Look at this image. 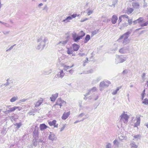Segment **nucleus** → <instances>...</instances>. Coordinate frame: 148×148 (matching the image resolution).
<instances>
[{
  "instance_id": "obj_36",
  "label": "nucleus",
  "mask_w": 148,
  "mask_h": 148,
  "mask_svg": "<svg viewBox=\"0 0 148 148\" xmlns=\"http://www.w3.org/2000/svg\"><path fill=\"white\" fill-rule=\"evenodd\" d=\"M14 125L15 126H16V128L18 129L21 127V126L22 125V124L20 122L19 123H16L15 124H14Z\"/></svg>"
},
{
  "instance_id": "obj_49",
  "label": "nucleus",
  "mask_w": 148,
  "mask_h": 148,
  "mask_svg": "<svg viewBox=\"0 0 148 148\" xmlns=\"http://www.w3.org/2000/svg\"><path fill=\"white\" fill-rule=\"evenodd\" d=\"M27 100V99H22L20 100L19 101V103H21L22 102H25Z\"/></svg>"
},
{
  "instance_id": "obj_13",
  "label": "nucleus",
  "mask_w": 148,
  "mask_h": 148,
  "mask_svg": "<svg viewBox=\"0 0 148 148\" xmlns=\"http://www.w3.org/2000/svg\"><path fill=\"white\" fill-rule=\"evenodd\" d=\"M56 120H53L52 121L49 122V124L50 126H54V127H57L58 124H56Z\"/></svg>"
},
{
  "instance_id": "obj_7",
  "label": "nucleus",
  "mask_w": 148,
  "mask_h": 148,
  "mask_svg": "<svg viewBox=\"0 0 148 148\" xmlns=\"http://www.w3.org/2000/svg\"><path fill=\"white\" fill-rule=\"evenodd\" d=\"M129 47H125L119 50V52L121 53H125L129 51Z\"/></svg>"
},
{
  "instance_id": "obj_46",
  "label": "nucleus",
  "mask_w": 148,
  "mask_h": 148,
  "mask_svg": "<svg viewBox=\"0 0 148 148\" xmlns=\"http://www.w3.org/2000/svg\"><path fill=\"white\" fill-rule=\"evenodd\" d=\"M114 145H119V143L117 139H115L113 142Z\"/></svg>"
},
{
  "instance_id": "obj_63",
  "label": "nucleus",
  "mask_w": 148,
  "mask_h": 148,
  "mask_svg": "<svg viewBox=\"0 0 148 148\" xmlns=\"http://www.w3.org/2000/svg\"><path fill=\"white\" fill-rule=\"evenodd\" d=\"M65 127V125H64L61 128L60 131L61 132L63 131Z\"/></svg>"
},
{
  "instance_id": "obj_52",
  "label": "nucleus",
  "mask_w": 148,
  "mask_h": 148,
  "mask_svg": "<svg viewBox=\"0 0 148 148\" xmlns=\"http://www.w3.org/2000/svg\"><path fill=\"white\" fill-rule=\"evenodd\" d=\"M86 118H83L82 119V120H81L80 121H79V120H77L75 122H74V124H76V123H77L80 121H83L84 120H85V119H86Z\"/></svg>"
},
{
  "instance_id": "obj_43",
  "label": "nucleus",
  "mask_w": 148,
  "mask_h": 148,
  "mask_svg": "<svg viewBox=\"0 0 148 148\" xmlns=\"http://www.w3.org/2000/svg\"><path fill=\"white\" fill-rule=\"evenodd\" d=\"M9 79L8 78L6 80V82L4 84V85H5V86H6L10 84V82H9Z\"/></svg>"
},
{
  "instance_id": "obj_2",
  "label": "nucleus",
  "mask_w": 148,
  "mask_h": 148,
  "mask_svg": "<svg viewBox=\"0 0 148 148\" xmlns=\"http://www.w3.org/2000/svg\"><path fill=\"white\" fill-rule=\"evenodd\" d=\"M131 34V32L130 31L126 32L120 36L119 38L117 40V41L119 42H121V39H123L122 44L123 45H125L128 43L130 42V40L128 38Z\"/></svg>"
},
{
  "instance_id": "obj_19",
  "label": "nucleus",
  "mask_w": 148,
  "mask_h": 148,
  "mask_svg": "<svg viewBox=\"0 0 148 148\" xmlns=\"http://www.w3.org/2000/svg\"><path fill=\"white\" fill-rule=\"evenodd\" d=\"M71 19H72L71 17L70 16H69L67 17L65 19L62 20V22L67 23L68 22H69L70 21Z\"/></svg>"
},
{
  "instance_id": "obj_62",
  "label": "nucleus",
  "mask_w": 148,
  "mask_h": 148,
  "mask_svg": "<svg viewBox=\"0 0 148 148\" xmlns=\"http://www.w3.org/2000/svg\"><path fill=\"white\" fill-rule=\"evenodd\" d=\"M101 77H99L97 78V79H96V80H97V82H98L100 80H101Z\"/></svg>"
},
{
  "instance_id": "obj_41",
  "label": "nucleus",
  "mask_w": 148,
  "mask_h": 148,
  "mask_svg": "<svg viewBox=\"0 0 148 148\" xmlns=\"http://www.w3.org/2000/svg\"><path fill=\"white\" fill-rule=\"evenodd\" d=\"M143 20V18L142 17H140L137 20L138 23H140Z\"/></svg>"
},
{
  "instance_id": "obj_44",
  "label": "nucleus",
  "mask_w": 148,
  "mask_h": 148,
  "mask_svg": "<svg viewBox=\"0 0 148 148\" xmlns=\"http://www.w3.org/2000/svg\"><path fill=\"white\" fill-rule=\"evenodd\" d=\"M60 103L61 104V106L64 105H65L66 104V102L62 100H61V98H60Z\"/></svg>"
},
{
  "instance_id": "obj_38",
  "label": "nucleus",
  "mask_w": 148,
  "mask_h": 148,
  "mask_svg": "<svg viewBox=\"0 0 148 148\" xmlns=\"http://www.w3.org/2000/svg\"><path fill=\"white\" fill-rule=\"evenodd\" d=\"M143 103H144L146 105L148 104V99L147 98L145 99L143 101Z\"/></svg>"
},
{
  "instance_id": "obj_26",
  "label": "nucleus",
  "mask_w": 148,
  "mask_h": 148,
  "mask_svg": "<svg viewBox=\"0 0 148 148\" xmlns=\"http://www.w3.org/2000/svg\"><path fill=\"white\" fill-rule=\"evenodd\" d=\"M90 39V36L89 35L87 34L86 35L85 40H84V42L85 43H87Z\"/></svg>"
},
{
  "instance_id": "obj_8",
  "label": "nucleus",
  "mask_w": 148,
  "mask_h": 148,
  "mask_svg": "<svg viewBox=\"0 0 148 148\" xmlns=\"http://www.w3.org/2000/svg\"><path fill=\"white\" fill-rule=\"evenodd\" d=\"M132 4V6L134 9H138L139 8L140 5L138 2H133Z\"/></svg>"
},
{
  "instance_id": "obj_34",
  "label": "nucleus",
  "mask_w": 148,
  "mask_h": 148,
  "mask_svg": "<svg viewBox=\"0 0 148 148\" xmlns=\"http://www.w3.org/2000/svg\"><path fill=\"white\" fill-rule=\"evenodd\" d=\"M147 21L144 23L143 24L141 25V26L142 27L145 26H147L148 25V14H147Z\"/></svg>"
},
{
  "instance_id": "obj_24",
  "label": "nucleus",
  "mask_w": 148,
  "mask_h": 148,
  "mask_svg": "<svg viewBox=\"0 0 148 148\" xmlns=\"http://www.w3.org/2000/svg\"><path fill=\"white\" fill-rule=\"evenodd\" d=\"M141 137V135L140 134L135 135L133 136L134 138L133 139V140H138V139H140Z\"/></svg>"
},
{
  "instance_id": "obj_5",
  "label": "nucleus",
  "mask_w": 148,
  "mask_h": 148,
  "mask_svg": "<svg viewBox=\"0 0 148 148\" xmlns=\"http://www.w3.org/2000/svg\"><path fill=\"white\" fill-rule=\"evenodd\" d=\"M72 37L73 40L75 42H78L81 39V37H80L79 35H78L75 32H73L72 34Z\"/></svg>"
},
{
  "instance_id": "obj_64",
  "label": "nucleus",
  "mask_w": 148,
  "mask_h": 148,
  "mask_svg": "<svg viewBox=\"0 0 148 148\" xmlns=\"http://www.w3.org/2000/svg\"><path fill=\"white\" fill-rule=\"evenodd\" d=\"M145 73H144L142 75V78H143V79H144V78L145 77Z\"/></svg>"
},
{
  "instance_id": "obj_47",
  "label": "nucleus",
  "mask_w": 148,
  "mask_h": 148,
  "mask_svg": "<svg viewBox=\"0 0 148 148\" xmlns=\"http://www.w3.org/2000/svg\"><path fill=\"white\" fill-rule=\"evenodd\" d=\"M121 17L123 18H125L128 19V16L127 15L125 14H124L121 16Z\"/></svg>"
},
{
  "instance_id": "obj_27",
  "label": "nucleus",
  "mask_w": 148,
  "mask_h": 148,
  "mask_svg": "<svg viewBox=\"0 0 148 148\" xmlns=\"http://www.w3.org/2000/svg\"><path fill=\"white\" fill-rule=\"evenodd\" d=\"M67 53L69 55L72 54L73 56H74L73 54V51L71 49L68 48L66 51Z\"/></svg>"
},
{
  "instance_id": "obj_20",
  "label": "nucleus",
  "mask_w": 148,
  "mask_h": 148,
  "mask_svg": "<svg viewBox=\"0 0 148 148\" xmlns=\"http://www.w3.org/2000/svg\"><path fill=\"white\" fill-rule=\"evenodd\" d=\"M52 70L51 69L45 70L43 72V73L45 75H48L51 74L52 73Z\"/></svg>"
},
{
  "instance_id": "obj_17",
  "label": "nucleus",
  "mask_w": 148,
  "mask_h": 148,
  "mask_svg": "<svg viewBox=\"0 0 148 148\" xmlns=\"http://www.w3.org/2000/svg\"><path fill=\"white\" fill-rule=\"evenodd\" d=\"M33 136L34 139H38V130H34L33 132Z\"/></svg>"
},
{
  "instance_id": "obj_25",
  "label": "nucleus",
  "mask_w": 148,
  "mask_h": 148,
  "mask_svg": "<svg viewBox=\"0 0 148 148\" xmlns=\"http://www.w3.org/2000/svg\"><path fill=\"white\" fill-rule=\"evenodd\" d=\"M47 127L45 124H42L40 125V129L42 131L47 128Z\"/></svg>"
},
{
  "instance_id": "obj_57",
  "label": "nucleus",
  "mask_w": 148,
  "mask_h": 148,
  "mask_svg": "<svg viewBox=\"0 0 148 148\" xmlns=\"http://www.w3.org/2000/svg\"><path fill=\"white\" fill-rule=\"evenodd\" d=\"M10 32V31L3 32V33L5 35L9 34Z\"/></svg>"
},
{
  "instance_id": "obj_28",
  "label": "nucleus",
  "mask_w": 148,
  "mask_h": 148,
  "mask_svg": "<svg viewBox=\"0 0 148 148\" xmlns=\"http://www.w3.org/2000/svg\"><path fill=\"white\" fill-rule=\"evenodd\" d=\"M68 40H66L64 41H60L58 43L59 44H61V45L62 46L65 45L68 42Z\"/></svg>"
},
{
  "instance_id": "obj_42",
  "label": "nucleus",
  "mask_w": 148,
  "mask_h": 148,
  "mask_svg": "<svg viewBox=\"0 0 148 148\" xmlns=\"http://www.w3.org/2000/svg\"><path fill=\"white\" fill-rule=\"evenodd\" d=\"M106 148H112V145L110 143H107L106 146Z\"/></svg>"
},
{
  "instance_id": "obj_39",
  "label": "nucleus",
  "mask_w": 148,
  "mask_h": 148,
  "mask_svg": "<svg viewBox=\"0 0 148 148\" xmlns=\"http://www.w3.org/2000/svg\"><path fill=\"white\" fill-rule=\"evenodd\" d=\"M4 26L7 28H12V25H10L9 24L7 23H5V24Z\"/></svg>"
},
{
  "instance_id": "obj_14",
  "label": "nucleus",
  "mask_w": 148,
  "mask_h": 148,
  "mask_svg": "<svg viewBox=\"0 0 148 148\" xmlns=\"http://www.w3.org/2000/svg\"><path fill=\"white\" fill-rule=\"evenodd\" d=\"M70 114V112H68L66 113L64 112L62 117V119L64 120L66 119L68 117Z\"/></svg>"
},
{
  "instance_id": "obj_6",
  "label": "nucleus",
  "mask_w": 148,
  "mask_h": 148,
  "mask_svg": "<svg viewBox=\"0 0 148 148\" xmlns=\"http://www.w3.org/2000/svg\"><path fill=\"white\" fill-rule=\"evenodd\" d=\"M60 71L58 72L57 74L56 75L55 77L56 78H60L62 79L64 76L65 73L62 70L59 69Z\"/></svg>"
},
{
  "instance_id": "obj_31",
  "label": "nucleus",
  "mask_w": 148,
  "mask_h": 148,
  "mask_svg": "<svg viewBox=\"0 0 148 148\" xmlns=\"http://www.w3.org/2000/svg\"><path fill=\"white\" fill-rule=\"evenodd\" d=\"M37 139H35L33 140V145L35 147H36L37 146L38 143V141H37Z\"/></svg>"
},
{
  "instance_id": "obj_32",
  "label": "nucleus",
  "mask_w": 148,
  "mask_h": 148,
  "mask_svg": "<svg viewBox=\"0 0 148 148\" xmlns=\"http://www.w3.org/2000/svg\"><path fill=\"white\" fill-rule=\"evenodd\" d=\"M15 111V108L14 107L12 108H9V109L7 110V112L8 113H10L14 112Z\"/></svg>"
},
{
  "instance_id": "obj_54",
  "label": "nucleus",
  "mask_w": 148,
  "mask_h": 148,
  "mask_svg": "<svg viewBox=\"0 0 148 148\" xmlns=\"http://www.w3.org/2000/svg\"><path fill=\"white\" fill-rule=\"evenodd\" d=\"M35 112L34 111H29L28 112V114H29L30 115H34V114H33Z\"/></svg>"
},
{
  "instance_id": "obj_45",
  "label": "nucleus",
  "mask_w": 148,
  "mask_h": 148,
  "mask_svg": "<svg viewBox=\"0 0 148 148\" xmlns=\"http://www.w3.org/2000/svg\"><path fill=\"white\" fill-rule=\"evenodd\" d=\"M15 108V110H18V111H20L21 110L22 108L21 107L18 106H14Z\"/></svg>"
},
{
  "instance_id": "obj_33",
  "label": "nucleus",
  "mask_w": 148,
  "mask_h": 148,
  "mask_svg": "<svg viewBox=\"0 0 148 148\" xmlns=\"http://www.w3.org/2000/svg\"><path fill=\"white\" fill-rule=\"evenodd\" d=\"M18 97L17 96L13 97L11 99L10 101L12 102H14L18 99Z\"/></svg>"
},
{
  "instance_id": "obj_59",
  "label": "nucleus",
  "mask_w": 148,
  "mask_h": 148,
  "mask_svg": "<svg viewBox=\"0 0 148 148\" xmlns=\"http://www.w3.org/2000/svg\"><path fill=\"white\" fill-rule=\"evenodd\" d=\"M128 22L129 23V25H131L132 24V19H128Z\"/></svg>"
},
{
  "instance_id": "obj_29",
  "label": "nucleus",
  "mask_w": 148,
  "mask_h": 148,
  "mask_svg": "<svg viewBox=\"0 0 148 148\" xmlns=\"http://www.w3.org/2000/svg\"><path fill=\"white\" fill-rule=\"evenodd\" d=\"M121 88V87H118L116 90H113L112 94L113 95H115L116 94L117 92Z\"/></svg>"
},
{
  "instance_id": "obj_12",
  "label": "nucleus",
  "mask_w": 148,
  "mask_h": 148,
  "mask_svg": "<svg viewBox=\"0 0 148 148\" xmlns=\"http://www.w3.org/2000/svg\"><path fill=\"white\" fill-rule=\"evenodd\" d=\"M117 20V16L116 15H113L111 19V21L112 23L113 24H115Z\"/></svg>"
},
{
  "instance_id": "obj_10",
  "label": "nucleus",
  "mask_w": 148,
  "mask_h": 148,
  "mask_svg": "<svg viewBox=\"0 0 148 148\" xmlns=\"http://www.w3.org/2000/svg\"><path fill=\"white\" fill-rule=\"evenodd\" d=\"M48 139L50 140L53 141L54 140H56L57 138L54 134L50 132V134L48 136Z\"/></svg>"
},
{
  "instance_id": "obj_9",
  "label": "nucleus",
  "mask_w": 148,
  "mask_h": 148,
  "mask_svg": "<svg viewBox=\"0 0 148 148\" xmlns=\"http://www.w3.org/2000/svg\"><path fill=\"white\" fill-rule=\"evenodd\" d=\"M109 86V85L106 84L105 82L104 81L102 82H101L99 86L101 88L100 90L101 91L103 90L102 88L107 87H108Z\"/></svg>"
},
{
  "instance_id": "obj_11",
  "label": "nucleus",
  "mask_w": 148,
  "mask_h": 148,
  "mask_svg": "<svg viewBox=\"0 0 148 148\" xmlns=\"http://www.w3.org/2000/svg\"><path fill=\"white\" fill-rule=\"evenodd\" d=\"M97 90V88L95 87H93L92 88L88 90V92L84 95L85 97L90 95L91 93L95 92Z\"/></svg>"
},
{
  "instance_id": "obj_40",
  "label": "nucleus",
  "mask_w": 148,
  "mask_h": 148,
  "mask_svg": "<svg viewBox=\"0 0 148 148\" xmlns=\"http://www.w3.org/2000/svg\"><path fill=\"white\" fill-rule=\"evenodd\" d=\"M87 11H88L87 14L88 15H90L93 12V11L92 10H90L89 9H88L87 10Z\"/></svg>"
},
{
  "instance_id": "obj_58",
  "label": "nucleus",
  "mask_w": 148,
  "mask_h": 148,
  "mask_svg": "<svg viewBox=\"0 0 148 148\" xmlns=\"http://www.w3.org/2000/svg\"><path fill=\"white\" fill-rule=\"evenodd\" d=\"M70 16L72 19L73 18H75L76 16H77V14H73Z\"/></svg>"
},
{
  "instance_id": "obj_30",
  "label": "nucleus",
  "mask_w": 148,
  "mask_h": 148,
  "mask_svg": "<svg viewBox=\"0 0 148 148\" xmlns=\"http://www.w3.org/2000/svg\"><path fill=\"white\" fill-rule=\"evenodd\" d=\"M130 145L131 148H137L138 147V145H136L134 142H133L131 143Z\"/></svg>"
},
{
  "instance_id": "obj_22",
  "label": "nucleus",
  "mask_w": 148,
  "mask_h": 148,
  "mask_svg": "<svg viewBox=\"0 0 148 148\" xmlns=\"http://www.w3.org/2000/svg\"><path fill=\"white\" fill-rule=\"evenodd\" d=\"M43 99H41L38 101L36 103V104L35 106V107H39L41 104L42 103L43 101Z\"/></svg>"
},
{
  "instance_id": "obj_61",
  "label": "nucleus",
  "mask_w": 148,
  "mask_h": 148,
  "mask_svg": "<svg viewBox=\"0 0 148 148\" xmlns=\"http://www.w3.org/2000/svg\"><path fill=\"white\" fill-rule=\"evenodd\" d=\"M97 83V81L96 80H94L92 81V84H96Z\"/></svg>"
},
{
  "instance_id": "obj_50",
  "label": "nucleus",
  "mask_w": 148,
  "mask_h": 148,
  "mask_svg": "<svg viewBox=\"0 0 148 148\" xmlns=\"http://www.w3.org/2000/svg\"><path fill=\"white\" fill-rule=\"evenodd\" d=\"M15 45H16V44H14L11 46L9 49L6 50V51H10L12 49H13V47Z\"/></svg>"
},
{
  "instance_id": "obj_16",
  "label": "nucleus",
  "mask_w": 148,
  "mask_h": 148,
  "mask_svg": "<svg viewBox=\"0 0 148 148\" xmlns=\"http://www.w3.org/2000/svg\"><path fill=\"white\" fill-rule=\"evenodd\" d=\"M72 47L73 48V51H77L79 48V45L75 43H74L72 45Z\"/></svg>"
},
{
  "instance_id": "obj_51",
  "label": "nucleus",
  "mask_w": 148,
  "mask_h": 148,
  "mask_svg": "<svg viewBox=\"0 0 148 148\" xmlns=\"http://www.w3.org/2000/svg\"><path fill=\"white\" fill-rule=\"evenodd\" d=\"M85 114L84 113H82L78 115V117H82L84 116Z\"/></svg>"
},
{
  "instance_id": "obj_23",
  "label": "nucleus",
  "mask_w": 148,
  "mask_h": 148,
  "mask_svg": "<svg viewBox=\"0 0 148 148\" xmlns=\"http://www.w3.org/2000/svg\"><path fill=\"white\" fill-rule=\"evenodd\" d=\"M140 117H138L137 119V122L134 124V127H137L139 125L140 123Z\"/></svg>"
},
{
  "instance_id": "obj_55",
  "label": "nucleus",
  "mask_w": 148,
  "mask_h": 148,
  "mask_svg": "<svg viewBox=\"0 0 148 148\" xmlns=\"http://www.w3.org/2000/svg\"><path fill=\"white\" fill-rule=\"evenodd\" d=\"M145 90L144 89L143 91V92L142 94V99H143L144 97V95L145 94Z\"/></svg>"
},
{
  "instance_id": "obj_18",
  "label": "nucleus",
  "mask_w": 148,
  "mask_h": 148,
  "mask_svg": "<svg viewBox=\"0 0 148 148\" xmlns=\"http://www.w3.org/2000/svg\"><path fill=\"white\" fill-rule=\"evenodd\" d=\"M56 105H58L60 106V108H61V104L60 103V98H58L56 102V104L54 105L53 106L55 107Z\"/></svg>"
},
{
  "instance_id": "obj_21",
  "label": "nucleus",
  "mask_w": 148,
  "mask_h": 148,
  "mask_svg": "<svg viewBox=\"0 0 148 148\" xmlns=\"http://www.w3.org/2000/svg\"><path fill=\"white\" fill-rule=\"evenodd\" d=\"M118 2V0H113L112 4L111 5H109V6L110 7L114 8L116 5H117Z\"/></svg>"
},
{
  "instance_id": "obj_35",
  "label": "nucleus",
  "mask_w": 148,
  "mask_h": 148,
  "mask_svg": "<svg viewBox=\"0 0 148 148\" xmlns=\"http://www.w3.org/2000/svg\"><path fill=\"white\" fill-rule=\"evenodd\" d=\"M134 10V9L132 8H128L127 13L128 14H131L133 11Z\"/></svg>"
},
{
  "instance_id": "obj_3",
  "label": "nucleus",
  "mask_w": 148,
  "mask_h": 148,
  "mask_svg": "<svg viewBox=\"0 0 148 148\" xmlns=\"http://www.w3.org/2000/svg\"><path fill=\"white\" fill-rule=\"evenodd\" d=\"M127 58L123 56H116L115 58V63L117 64L119 63H122L126 61L127 59Z\"/></svg>"
},
{
  "instance_id": "obj_60",
  "label": "nucleus",
  "mask_w": 148,
  "mask_h": 148,
  "mask_svg": "<svg viewBox=\"0 0 148 148\" xmlns=\"http://www.w3.org/2000/svg\"><path fill=\"white\" fill-rule=\"evenodd\" d=\"M144 8L147 7V3L145 2H144L143 5V6Z\"/></svg>"
},
{
  "instance_id": "obj_37",
  "label": "nucleus",
  "mask_w": 148,
  "mask_h": 148,
  "mask_svg": "<svg viewBox=\"0 0 148 148\" xmlns=\"http://www.w3.org/2000/svg\"><path fill=\"white\" fill-rule=\"evenodd\" d=\"M80 34H81L80 35H79L80 37H81V39L85 35V33H84L82 31H81L80 32Z\"/></svg>"
},
{
  "instance_id": "obj_48",
  "label": "nucleus",
  "mask_w": 148,
  "mask_h": 148,
  "mask_svg": "<svg viewBox=\"0 0 148 148\" xmlns=\"http://www.w3.org/2000/svg\"><path fill=\"white\" fill-rule=\"evenodd\" d=\"M122 18L121 17V16L119 17V20H118V25H119V24L122 21Z\"/></svg>"
},
{
  "instance_id": "obj_4",
  "label": "nucleus",
  "mask_w": 148,
  "mask_h": 148,
  "mask_svg": "<svg viewBox=\"0 0 148 148\" xmlns=\"http://www.w3.org/2000/svg\"><path fill=\"white\" fill-rule=\"evenodd\" d=\"M120 121L121 122L127 124L128 122L129 116L126 114H125L124 113L121 115L120 116Z\"/></svg>"
},
{
  "instance_id": "obj_53",
  "label": "nucleus",
  "mask_w": 148,
  "mask_h": 148,
  "mask_svg": "<svg viewBox=\"0 0 148 148\" xmlns=\"http://www.w3.org/2000/svg\"><path fill=\"white\" fill-rule=\"evenodd\" d=\"M97 33V32L95 30L94 31H92V32L91 35L92 36H94V35L96 34Z\"/></svg>"
},
{
  "instance_id": "obj_1",
  "label": "nucleus",
  "mask_w": 148,
  "mask_h": 148,
  "mask_svg": "<svg viewBox=\"0 0 148 148\" xmlns=\"http://www.w3.org/2000/svg\"><path fill=\"white\" fill-rule=\"evenodd\" d=\"M48 41V38L45 36H41L37 40V42H39L36 47L38 50H42L45 47L46 43Z\"/></svg>"
},
{
  "instance_id": "obj_56",
  "label": "nucleus",
  "mask_w": 148,
  "mask_h": 148,
  "mask_svg": "<svg viewBox=\"0 0 148 148\" xmlns=\"http://www.w3.org/2000/svg\"><path fill=\"white\" fill-rule=\"evenodd\" d=\"M48 9V8L47 5H45L44 7V8L43 9V10H46L47 12V11Z\"/></svg>"
},
{
  "instance_id": "obj_15",
  "label": "nucleus",
  "mask_w": 148,
  "mask_h": 148,
  "mask_svg": "<svg viewBox=\"0 0 148 148\" xmlns=\"http://www.w3.org/2000/svg\"><path fill=\"white\" fill-rule=\"evenodd\" d=\"M58 95V93H56L55 94L52 95V96L50 97L51 101H54L57 98Z\"/></svg>"
}]
</instances>
